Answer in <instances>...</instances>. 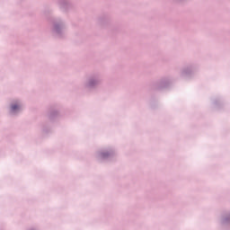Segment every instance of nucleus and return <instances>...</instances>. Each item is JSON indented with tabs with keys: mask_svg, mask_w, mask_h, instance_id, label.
<instances>
[{
	"mask_svg": "<svg viewBox=\"0 0 230 230\" xmlns=\"http://www.w3.org/2000/svg\"><path fill=\"white\" fill-rule=\"evenodd\" d=\"M12 111H17V109H19V105L14 104L11 107Z\"/></svg>",
	"mask_w": 230,
	"mask_h": 230,
	"instance_id": "f257e3e1",
	"label": "nucleus"
}]
</instances>
